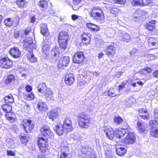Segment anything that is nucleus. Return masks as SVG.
<instances>
[{
	"label": "nucleus",
	"mask_w": 158,
	"mask_h": 158,
	"mask_svg": "<svg viewBox=\"0 0 158 158\" xmlns=\"http://www.w3.org/2000/svg\"><path fill=\"white\" fill-rule=\"evenodd\" d=\"M4 100L5 102L6 103H12L14 102V98L11 95L5 97L4 98Z\"/></svg>",
	"instance_id": "31"
},
{
	"label": "nucleus",
	"mask_w": 158,
	"mask_h": 158,
	"mask_svg": "<svg viewBox=\"0 0 158 158\" xmlns=\"http://www.w3.org/2000/svg\"><path fill=\"white\" fill-rule=\"evenodd\" d=\"M135 141L134 134L132 132L129 133L124 139V142L126 144H131Z\"/></svg>",
	"instance_id": "10"
},
{
	"label": "nucleus",
	"mask_w": 158,
	"mask_h": 158,
	"mask_svg": "<svg viewBox=\"0 0 158 158\" xmlns=\"http://www.w3.org/2000/svg\"><path fill=\"white\" fill-rule=\"evenodd\" d=\"M7 155L9 156H15V153L13 151L8 150L6 152Z\"/></svg>",
	"instance_id": "58"
},
{
	"label": "nucleus",
	"mask_w": 158,
	"mask_h": 158,
	"mask_svg": "<svg viewBox=\"0 0 158 158\" xmlns=\"http://www.w3.org/2000/svg\"><path fill=\"white\" fill-rule=\"evenodd\" d=\"M3 110L6 113H9L12 110V106L7 104H4L2 106Z\"/></svg>",
	"instance_id": "27"
},
{
	"label": "nucleus",
	"mask_w": 158,
	"mask_h": 158,
	"mask_svg": "<svg viewBox=\"0 0 158 158\" xmlns=\"http://www.w3.org/2000/svg\"><path fill=\"white\" fill-rule=\"evenodd\" d=\"M69 35L67 33L64 31L60 32L58 37V41H65L67 42Z\"/></svg>",
	"instance_id": "16"
},
{
	"label": "nucleus",
	"mask_w": 158,
	"mask_h": 158,
	"mask_svg": "<svg viewBox=\"0 0 158 158\" xmlns=\"http://www.w3.org/2000/svg\"><path fill=\"white\" fill-rule=\"evenodd\" d=\"M112 1L114 3L121 4H124L126 2L125 0H112Z\"/></svg>",
	"instance_id": "51"
},
{
	"label": "nucleus",
	"mask_w": 158,
	"mask_h": 158,
	"mask_svg": "<svg viewBox=\"0 0 158 158\" xmlns=\"http://www.w3.org/2000/svg\"><path fill=\"white\" fill-rule=\"evenodd\" d=\"M72 122L70 118H66L64 121L63 125H69V127H71Z\"/></svg>",
	"instance_id": "44"
},
{
	"label": "nucleus",
	"mask_w": 158,
	"mask_h": 158,
	"mask_svg": "<svg viewBox=\"0 0 158 158\" xmlns=\"http://www.w3.org/2000/svg\"><path fill=\"white\" fill-rule=\"evenodd\" d=\"M114 45V44L112 43L110 45H106V47L105 50L106 52L105 54L110 57H112L115 54V49Z\"/></svg>",
	"instance_id": "7"
},
{
	"label": "nucleus",
	"mask_w": 158,
	"mask_h": 158,
	"mask_svg": "<svg viewBox=\"0 0 158 158\" xmlns=\"http://www.w3.org/2000/svg\"><path fill=\"white\" fill-rule=\"evenodd\" d=\"M58 112L56 110L50 111L47 113L49 118L53 120L56 119L58 116Z\"/></svg>",
	"instance_id": "22"
},
{
	"label": "nucleus",
	"mask_w": 158,
	"mask_h": 158,
	"mask_svg": "<svg viewBox=\"0 0 158 158\" xmlns=\"http://www.w3.org/2000/svg\"><path fill=\"white\" fill-rule=\"evenodd\" d=\"M90 119V116L84 113L80 114L77 116L78 124L82 128H86L89 127Z\"/></svg>",
	"instance_id": "3"
},
{
	"label": "nucleus",
	"mask_w": 158,
	"mask_h": 158,
	"mask_svg": "<svg viewBox=\"0 0 158 158\" xmlns=\"http://www.w3.org/2000/svg\"><path fill=\"white\" fill-rule=\"evenodd\" d=\"M127 129L122 128L121 130H116L115 131V136L117 138H121L123 137L125 134L127 133Z\"/></svg>",
	"instance_id": "19"
},
{
	"label": "nucleus",
	"mask_w": 158,
	"mask_h": 158,
	"mask_svg": "<svg viewBox=\"0 0 158 158\" xmlns=\"http://www.w3.org/2000/svg\"><path fill=\"white\" fill-rule=\"evenodd\" d=\"M41 33L44 36H48L49 32L48 30L47 24L46 23H42L40 25Z\"/></svg>",
	"instance_id": "14"
},
{
	"label": "nucleus",
	"mask_w": 158,
	"mask_h": 158,
	"mask_svg": "<svg viewBox=\"0 0 158 158\" xmlns=\"http://www.w3.org/2000/svg\"><path fill=\"white\" fill-rule=\"evenodd\" d=\"M77 4V5L73 4L74 5L73 6V10H77L80 8V6Z\"/></svg>",
	"instance_id": "62"
},
{
	"label": "nucleus",
	"mask_w": 158,
	"mask_h": 158,
	"mask_svg": "<svg viewBox=\"0 0 158 158\" xmlns=\"http://www.w3.org/2000/svg\"><path fill=\"white\" fill-rule=\"evenodd\" d=\"M31 31V28L28 27L25 30L22 31V32L24 33L25 35H27L29 34Z\"/></svg>",
	"instance_id": "54"
},
{
	"label": "nucleus",
	"mask_w": 158,
	"mask_h": 158,
	"mask_svg": "<svg viewBox=\"0 0 158 158\" xmlns=\"http://www.w3.org/2000/svg\"><path fill=\"white\" fill-rule=\"evenodd\" d=\"M20 139L22 143L25 144L29 140V136L23 134V135H21Z\"/></svg>",
	"instance_id": "35"
},
{
	"label": "nucleus",
	"mask_w": 158,
	"mask_h": 158,
	"mask_svg": "<svg viewBox=\"0 0 158 158\" xmlns=\"http://www.w3.org/2000/svg\"><path fill=\"white\" fill-rule=\"evenodd\" d=\"M60 50L57 48L52 49L51 52V57L53 61H56L59 58Z\"/></svg>",
	"instance_id": "13"
},
{
	"label": "nucleus",
	"mask_w": 158,
	"mask_h": 158,
	"mask_svg": "<svg viewBox=\"0 0 158 158\" xmlns=\"http://www.w3.org/2000/svg\"><path fill=\"white\" fill-rule=\"evenodd\" d=\"M92 10H95L96 12L99 13L102 15H104L102 9L99 8L98 7L94 8Z\"/></svg>",
	"instance_id": "52"
},
{
	"label": "nucleus",
	"mask_w": 158,
	"mask_h": 158,
	"mask_svg": "<svg viewBox=\"0 0 158 158\" xmlns=\"http://www.w3.org/2000/svg\"><path fill=\"white\" fill-rule=\"evenodd\" d=\"M58 98L60 101L63 102L64 100H65L66 99V97L63 94H59Z\"/></svg>",
	"instance_id": "50"
},
{
	"label": "nucleus",
	"mask_w": 158,
	"mask_h": 158,
	"mask_svg": "<svg viewBox=\"0 0 158 158\" xmlns=\"http://www.w3.org/2000/svg\"><path fill=\"white\" fill-rule=\"evenodd\" d=\"M61 50H63L65 49L67 45V42L65 41H58Z\"/></svg>",
	"instance_id": "40"
},
{
	"label": "nucleus",
	"mask_w": 158,
	"mask_h": 158,
	"mask_svg": "<svg viewBox=\"0 0 158 158\" xmlns=\"http://www.w3.org/2000/svg\"><path fill=\"white\" fill-rule=\"evenodd\" d=\"M27 15V13L26 11L25 10H22L20 12L19 15L21 18H24Z\"/></svg>",
	"instance_id": "53"
},
{
	"label": "nucleus",
	"mask_w": 158,
	"mask_h": 158,
	"mask_svg": "<svg viewBox=\"0 0 158 158\" xmlns=\"http://www.w3.org/2000/svg\"><path fill=\"white\" fill-rule=\"evenodd\" d=\"M43 93L47 101H49L53 99L52 92L49 88H48Z\"/></svg>",
	"instance_id": "20"
},
{
	"label": "nucleus",
	"mask_w": 158,
	"mask_h": 158,
	"mask_svg": "<svg viewBox=\"0 0 158 158\" xmlns=\"http://www.w3.org/2000/svg\"><path fill=\"white\" fill-rule=\"evenodd\" d=\"M48 88L46 84L44 83L40 84L37 87L38 91L41 93H43Z\"/></svg>",
	"instance_id": "26"
},
{
	"label": "nucleus",
	"mask_w": 158,
	"mask_h": 158,
	"mask_svg": "<svg viewBox=\"0 0 158 158\" xmlns=\"http://www.w3.org/2000/svg\"><path fill=\"white\" fill-rule=\"evenodd\" d=\"M14 115V114L12 113H9L6 115V117L7 120H8L10 123H13L14 122L15 119L12 116Z\"/></svg>",
	"instance_id": "38"
},
{
	"label": "nucleus",
	"mask_w": 158,
	"mask_h": 158,
	"mask_svg": "<svg viewBox=\"0 0 158 158\" xmlns=\"http://www.w3.org/2000/svg\"><path fill=\"white\" fill-rule=\"evenodd\" d=\"M84 58V54L82 52H78L75 54L73 59L74 63L81 64Z\"/></svg>",
	"instance_id": "8"
},
{
	"label": "nucleus",
	"mask_w": 158,
	"mask_h": 158,
	"mask_svg": "<svg viewBox=\"0 0 158 158\" xmlns=\"http://www.w3.org/2000/svg\"><path fill=\"white\" fill-rule=\"evenodd\" d=\"M40 131L44 137H39L37 141L38 144L40 151L42 152H44L46 150L48 139L49 138L51 139L53 138V133L48 125L43 126L41 128Z\"/></svg>",
	"instance_id": "1"
},
{
	"label": "nucleus",
	"mask_w": 158,
	"mask_h": 158,
	"mask_svg": "<svg viewBox=\"0 0 158 158\" xmlns=\"http://www.w3.org/2000/svg\"><path fill=\"white\" fill-rule=\"evenodd\" d=\"M63 127L64 131L66 132H69L72 131L73 129V127L72 125H71V127H69V125H63Z\"/></svg>",
	"instance_id": "42"
},
{
	"label": "nucleus",
	"mask_w": 158,
	"mask_h": 158,
	"mask_svg": "<svg viewBox=\"0 0 158 158\" xmlns=\"http://www.w3.org/2000/svg\"><path fill=\"white\" fill-rule=\"evenodd\" d=\"M54 129V131H56L57 134L60 136L62 135L64 131L63 126L62 125L59 126L58 125H55Z\"/></svg>",
	"instance_id": "21"
},
{
	"label": "nucleus",
	"mask_w": 158,
	"mask_h": 158,
	"mask_svg": "<svg viewBox=\"0 0 158 158\" xmlns=\"http://www.w3.org/2000/svg\"><path fill=\"white\" fill-rule=\"evenodd\" d=\"M38 4L40 7L43 9L42 10H44V9L46 8L48 6L47 2L45 0L40 1Z\"/></svg>",
	"instance_id": "32"
},
{
	"label": "nucleus",
	"mask_w": 158,
	"mask_h": 158,
	"mask_svg": "<svg viewBox=\"0 0 158 158\" xmlns=\"http://www.w3.org/2000/svg\"><path fill=\"white\" fill-rule=\"evenodd\" d=\"M148 42L149 46H155L158 44V39L152 37H150L148 40Z\"/></svg>",
	"instance_id": "25"
},
{
	"label": "nucleus",
	"mask_w": 158,
	"mask_h": 158,
	"mask_svg": "<svg viewBox=\"0 0 158 158\" xmlns=\"http://www.w3.org/2000/svg\"><path fill=\"white\" fill-rule=\"evenodd\" d=\"M37 109L40 111H45L48 109V106L46 103L40 101L37 104Z\"/></svg>",
	"instance_id": "18"
},
{
	"label": "nucleus",
	"mask_w": 158,
	"mask_h": 158,
	"mask_svg": "<svg viewBox=\"0 0 158 158\" xmlns=\"http://www.w3.org/2000/svg\"><path fill=\"white\" fill-rule=\"evenodd\" d=\"M92 26H93L92 27V28H96L97 29V30H92V31H93L97 32L100 30V27L98 25L93 24Z\"/></svg>",
	"instance_id": "59"
},
{
	"label": "nucleus",
	"mask_w": 158,
	"mask_h": 158,
	"mask_svg": "<svg viewBox=\"0 0 158 158\" xmlns=\"http://www.w3.org/2000/svg\"><path fill=\"white\" fill-rule=\"evenodd\" d=\"M133 6H143V0H133L131 2Z\"/></svg>",
	"instance_id": "28"
},
{
	"label": "nucleus",
	"mask_w": 158,
	"mask_h": 158,
	"mask_svg": "<svg viewBox=\"0 0 158 158\" xmlns=\"http://www.w3.org/2000/svg\"><path fill=\"white\" fill-rule=\"evenodd\" d=\"M36 20L34 16H32L30 18V22L33 23Z\"/></svg>",
	"instance_id": "61"
},
{
	"label": "nucleus",
	"mask_w": 158,
	"mask_h": 158,
	"mask_svg": "<svg viewBox=\"0 0 158 158\" xmlns=\"http://www.w3.org/2000/svg\"><path fill=\"white\" fill-rule=\"evenodd\" d=\"M90 16L94 19H97L98 18L100 19H103L104 18V15H102L99 13L96 12L95 10H92L91 12Z\"/></svg>",
	"instance_id": "24"
},
{
	"label": "nucleus",
	"mask_w": 158,
	"mask_h": 158,
	"mask_svg": "<svg viewBox=\"0 0 158 158\" xmlns=\"http://www.w3.org/2000/svg\"><path fill=\"white\" fill-rule=\"evenodd\" d=\"M25 96L26 97V98L28 100H33L35 98V96L33 92L28 94Z\"/></svg>",
	"instance_id": "45"
},
{
	"label": "nucleus",
	"mask_w": 158,
	"mask_h": 158,
	"mask_svg": "<svg viewBox=\"0 0 158 158\" xmlns=\"http://www.w3.org/2000/svg\"><path fill=\"white\" fill-rule=\"evenodd\" d=\"M154 114L155 120L158 124V109L155 110L154 112Z\"/></svg>",
	"instance_id": "47"
},
{
	"label": "nucleus",
	"mask_w": 158,
	"mask_h": 158,
	"mask_svg": "<svg viewBox=\"0 0 158 158\" xmlns=\"http://www.w3.org/2000/svg\"><path fill=\"white\" fill-rule=\"evenodd\" d=\"M16 3L20 8H24L26 3L24 0H17Z\"/></svg>",
	"instance_id": "36"
},
{
	"label": "nucleus",
	"mask_w": 158,
	"mask_h": 158,
	"mask_svg": "<svg viewBox=\"0 0 158 158\" xmlns=\"http://www.w3.org/2000/svg\"><path fill=\"white\" fill-rule=\"evenodd\" d=\"M26 89L27 91L30 92L31 91L32 88L31 86L28 85L26 86Z\"/></svg>",
	"instance_id": "60"
},
{
	"label": "nucleus",
	"mask_w": 158,
	"mask_h": 158,
	"mask_svg": "<svg viewBox=\"0 0 158 158\" xmlns=\"http://www.w3.org/2000/svg\"><path fill=\"white\" fill-rule=\"evenodd\" d=\"M121 37L122 40L123 41H126L128 42L130 40V36L128 34L126 33H124L122 34L121 35Z\"/></svg>",
	"instance_id": "33"
},
{
	"label": "nucleus",
	"mask_w": 158,
	"mask_h": 158,
	"mask_svg": "<svg viewBox=\"0 0 158 158\" xmlns=\"http://www.w3.org/2000/svg\"><path fill=\"white\" fill-rule=\"evenodd\" d=\"M104 131L106 137L110 140H112L115 135V131L110 127H104Z\"/></svg>",
	"instance_id": "9"
},
{
	"label": "nucleus",
	"mask_w": 158,
	"mask_h": 158,
	"mask_svg": "<svg viewBox=\"0 0 158 158\" xmlns=\"http://www.w3.org/2000/svg\"><path fill=\"white\" fill-rule=\"evenodd\" d=\"M10 55L15 58H19L21 55V52L18 47L11 48L9 51Z\"/></svg>",
	"instance_id": "11"
},
{
	"label": "nucleus",
	"mask_w": 158,
	"mask_h": 158,
	"mask_svg": "<svg viewBox=\"0 0 158 158\" xmlns=\"http://www.w3.org/2000/svg\"><path fill=\"white\" fill-rule=\"evenodd\" d=\"M137 126L141 132H144L145 131H147V124L145 123H141L139 122H138L137 123Z\"/></svg>",
	"instance_id": "23"
},
{
	"label": "nucleus",
	"mask_w": 158,
	"mask_h": 158,
	"mask_svg": "<svg viewBox=\"0 0 158 158\" xmlns=\"http://www.w3.org/2000/svg\"><path fill=\"white\" fill-rule=\"evenodd\" d=\"M151 24V23H148L146 25V28L152 31L154 28L155 24Z\"/></svg>",
	"instance_id": "49"
},
{
	"label": "nucleus",
	"mask_w": 158,
	"mask_h": 158,
	"mask_svg": "<svg viewBox=\"0 0 158 158\" xmlns=\"http://www.w3.org/2000/svg\"><path fill=\"white\" fill-rule=\"evenodd\" d=\"M139 116L142 118L147 120L148 118L149 114L148 111L144 109L140 108L138 110Z\"/></svg>",
	"instance_id": "17"
},
{
	"label": "nucleus",
	"mask_w": 158,
	"mask_h": 158,
	"mask_svg": "<svg viewBox=\"0 0 158 158\" xmlns=\"http://www.w3.org/2000/svg\"><path fill=\"white\" fill-rule=\"evenodd\" d=\"M0 65L2 67L5 69H8L12 66L11 60L7 58H2L0 60Z\"/></svg>",
	"instance_id": "6"
},
{
	"label": "nucleus",
	"mask_w": 158,
	"mask_h": 158,
	"mask_svg": "<svg viewBox=\"0 0 158 158\" xmlns=\"http://www.w3.org/2000/svg\"><path fill=\"white\" fill-rule=\"evenodd\" d=\"M114 121L116 124H119L123 122V119L119 116L115 117L114 119Z\"/></svg>",
	"instance_id": "43"
},
{
	"label": "nucleus",
	"mask_w": 158,
	"mask_h": 158,
	"mask_svg": "<svg viewBox=\"0 0 158 158\" xmlns=\"http://www.w3.org/2000/svg\"><path fill=\"white\" fill-rule=\"evenodd\" d=\"M14 22L13 18H7L4 20V23L6 26L10 27L12 25Z\"/></svg>",
	"instance_id": "29"
},
{
	"label": "nucleus",
	"mask_w": 158,
	"mask_h": 158,
	"mask_svg": "<svg viewBox=\"0 0 158 158\" xmlns=\"http://www.w3.org/2000/svg\"><path fill=\"white\" fill-rule=\"evenodd\" d=\"M87 34L84 33L81 36V39L82 43L86 45L89 44L90 43L91 40V39L90 38V34L88 33H87Z\"/></svg>",
	"instance_id": "15"
},
{
	"label": "nucleus",
	"mask_w": 158,
	"mask_h": 158,
	"mask_svg": "<svg viewBox=\"0 0 158 158\" xmlns=\"http://www.w3.org/2000/svg\"><path fill=\"white\" fill-rule=\"evenodd\" d=\"M14 139H15L13 138L7 139L6 141L7 143L9 146H11L15 143Z\"/></svg>",
	"instance_id": "46"
},
{
	"label": "nucleus",
	"mask_w": 158,
	"mask_h": 158,
	"mask_svg": "<svg viewBox=\"0 0 158 158\" xmlns=\"http://www.w3.org/2000/svg\"><path fill=\"white\" fill-rule=\"evenodd\" d=\"M117 154L119 156H122L125 154L126 152V149L123 147L117 148L116 149Z\"/></svg>",
	"instance_id": "30"
},
{
	"label": "nucleus",
	"mask_w": 158,
	"mask_h": 158,
	"mask_svg": "<svg viewBox=\"0 0 158 158\" xmlns=\"http://www.w3.org/2000/svg\"><path fill=\"white\" fill-rule=\"evenodd\" d=\"M68 154L65 152H63L60 155V158H66Z\"/></svg>",
	"instance_id": "64"
},
{
	"label": "nucleus",
	"mask_w": 158,
	"mask_h": 158,
	"mask_svg": "<svg viewBox=\"0 0 158 158\" xmlns=\"http://www.w3.org/2000/svg\"><path fill=\"white\" fill-rule=\"evenodd\" d=\"M22 126L25 132L27 133L31 132L34 127L33 123L30 120L23 121Z\"/></svg>",
	"instance_id": "4"
},
{
	"label": "nucleus",
	"mask_w": 158,
	"mask_h": 158,
	"mask_svg": "<svg viewBox=\"0 0 158 158\" xmlns=\"http://www.w3.org/2000/svg\"><path fill=\"white\" fill-rule=\"evenodd\" d=\"M15 79V77L12 75H8L5 81V83L6 84H9Z\"/></svg>",
	"instance_id": "41"
},
{
	"label": "nucleus",
	"mask_w": 158,
	"mask_h": 158,
	"mask_svg": "<svg viewBox=\"0 0 158 158\" xmlns=\"http://www.w3.org/2000/svg\"><path fill=\"white\" fill-rule=\"evenodd\" d=\"M23 46L26 50L28 51L29 52L27 54V58L30 62L34 63L37 61L36 58L32 52V50L35 48V45L32 40H28L25 41L24 43Z\"/></svg>",
	"instance_id": "2"
},
{
	"label": "nucleus",
	"mask_w": 158,
	"mask_h": 158,
	"mask_svg": "<svg viewBox=\"0 0 158 158\" xmlns=\"http://www.w3.org/2000/svg\"><path fill=\"white\" fill-rule=\"evenodd\" d=\"M158 124L157 123L155 120H151L150 121L149 123V126L150 129V130L152 129H155L157 127Z\"/></svg>",
	"instance_id": "34"
},
{
	"label": "nucleus",
	"mask_w": 158,
	"mask_h": 158,
	"mask_svg": "<svg viewBox=\"0 0 158 158\" xmlns=\"http://www.w3.org/2000/svg\"><path fill=\"white\" fill-rule=\"evenodd\" d=\"M107 94L109 96L111 97H114L117 95L113 88H110L109 89L107 92Z\"/></svg>",
	"instance_id": "37"
},
{
	"label": "nucleus",
	"mask_w": 158,
	"mask_h": 158,
	"mask_svg": "<svg viewBox=\"0 0 158 158\" xmlns=\"http://www.w3.org/2000/svg\"><path fill=\"white\" fill-rule=\"evenodd\" d=\"M93 23H87L86 24V26L90 30L92 31V30H97V29L96 28H92Z\"/></svg>",
	"instance_id": "55"
},
{
	"label": "nucleus",
	"mask_w": 158,
	"mask_h": 158,
	"mask_svg": "<svg viewBox=\"0 0 158 158\" xmlns=\"http://www.w3.org/2000/svg\"><path fill=\"white\" fill-rule=\"evenodd\" d=\"M14 36V37L16 38H17L19 37V33L18 31H16L15 32Z\"/></svg>",
	"instance_id": "63"
},
{
	"label": "nucleus",
	"mask_w": 158,
	"mask_h": 158,
	"mask_svg": "<svg viewBox=\"0 0 158 158\" xmlns=\"http://www.w3.org/2000/svg\"><path fill=\"white\" fill-rule=\"evenodd\" d=\"M150 135L155 138L158 137V130L156 129H152L150 130Z\"/></svg>",
	"instance_id": "39"
},
{
	"label": "nucleus",
	"mask_w": 158,
	"mask_h": 158,
	"mask_svg": "<svg viewBox=\"0 0 158 158\" xmlns=\"http://www.w3.org/2000/svg\"><path fill=\"white\" fill-rule=\"evenodd\" d=\"M75 81L74 75L72 73H68L66 74L64 81L66 85L70 86L72 85Z\"/></svg>",
	"instance_id": "12"
},
{
	"label": "nucleus",
	"mask_w": 158,
	"mask_h": 158,
	"mask_svg": "<svg viewBox=\"0 0 158 158\" xmlns=\"http://www.w3.org/2000/svg\"><path fill=\"white\" fill-rule=\"evenodd\" d=\"M70 62V58L69 56H64L61 58L58 62V66L59 68H64L68 66Z\"/></svg>",
	"instance_id": "5"
},
{
	"label": "nucleus",
	"mask_w": 158,
	"mask_h": 158,
	"mask_svg": "<svg viewBox=\"0 0 158 158\" xmlns=\"http://www.w3.org/2000/svg\"><path fill=\"white\" fill-rule=\"evenodd\" d=\"M152 2V0H143V6L149 5Z\"/></svg>",
	"instance_id": "56"
},
{
	"label": "nucleus",
	"mask_w": 158,
	"mask_h": 158,
	"mask_svg": "<svg viewBox=\"0 0 158 158\" xmlns=\"http://www.w3.org/2000/svg\"><path fill=\"white\" fill-rule=\"evenodd\" d=\"M50 48V46L49 44H45L42 47V50L43 52L46 53V52L49 50Z\"/></svg>",
	"instance_id": "48"
},
{
	"label": "nucleus",
	"mask_w": 158,
	"mask_h": 158,
	"mask_svg": "<svg viewBox=\"0 0 158 158\" xmlns=\"http://www.w3.org/2000/svg\"><path fill=\"white\" fill-rule=\"evenodd\" d=\"M85 84V82L83 80H78L77 84L79 85L80 86L82 85H84Z\"/></svg>",
	"instance_id": "57"
}]
</instances>
